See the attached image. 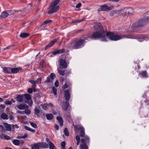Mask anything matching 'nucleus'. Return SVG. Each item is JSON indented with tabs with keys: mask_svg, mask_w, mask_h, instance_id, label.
<instances>
[{
	"mask_svg": "<svg viewBox=\"0 0 149 149\" xmlns=\"http://www.w3.org/2000/svg\"><path fill=\"white\" fill-rule=\"evenodd\" d=\"M94 28L98 31L93 33L90 36V38L93 40L101 39L102 42H107V40L105 37V32L102 25L100 23H96L93 26Z\"/></svg>",
	"mask_w": 149,
	"mask_h": 149,
	"instance_id": "1",
	"label": "nucleus"
},
{
	"mask_svg": "<svg viewBox=\"0 0 149 149\" xmlns=\"http://www.w3.org/2000/svg\"><path fill=\"white\" fill-rule=\"evenodd\" d=\"M114 33L110 31H107L105 34L108 36L109 40L113 41H117L118 40L124 38H129L131 39L137 38L134 35H126L125 34H121L120 35H114Z\"/></svg>",
	"mask_w": 149,
	"mask_h": 149,
	"instance_id": "2",
	"label": "nucleus"
},
{
	"mask_svg": "<svg viewBox=\"0 0 149 149\" xmlns=\"http://www.w3.org/2000/svg\"><path fill=\"white\" fill-rule=\"evenodd\" d=\"M85 40L84 39H80L74 41H72L69 45L70 49H77L82 48L85 45Z\"/></svg>",
	"mask_w": 149,
	"mask_h": 149,
	"instance_id": "3",
	"label": "nucleus"
},
{
	"mask_svg": "<svg viewBox=\"0 0 149 149\" xmlns=\"http://www.w3.org/2000/svg\"><path fill=\"white\" fill-rule=\"evenodd\" d=\"M60 0H55L53 2L51 3L49 5L50 9L48 11V14H51L58 11L59 9V7L56 6L59 3Z\"/></svg>",
	"mask_w": 149,
	"mask_h": 149,
	"instance_id": "4",
	"label": "nucleus"
},
{
	"mask_svg": "<svg viewBox=\"0 0 149 149\" xmlns=\"http://www.w3.org/2000/svg\"><path fill=\"white\" fill-rule=\"evenodd\" d=\"M149 22V17H144L140 19L138 22V25L140 27H142Z\"/></svg>",
	"mask_w": 149,
	"mask_h": 149,
	"instance_id": "5",
	"label": "nucleus"
},
{
	"mask_svg": "<svg viewBox=\"0 0 149 149\" xmlns=\"http://www.w3.org/2000/svg\"><path fill=\"white\" fill-rule=\"evenodd\" d=\"M58 62L59 63V65L61 66L63 69L66 68L67 67V63L65 59L61 58L58 61Z\"/></svg>",
	"mask_w": 149,
	"mask_h": 149,
	"instance_id": "6",
	"label": "nucleus"
},
{
	"mask_svg": "<svg viewBox=\"0 0 149 149\" xmlns=\"http://www.w3.org/2000/svg\"><path fill=\"white\" fill-rule=\"evenodd\" d=\"M23 97H25V99L28 101V104L30 106H31L32 105L33 102L30 94H23Z\"/></svg>",
	"mask_w": 149,
	"mask_h": 149,
	"instance_id": "7",
	"label": "nucleus"
},
{
	"mask_svg": "<svg viewBox=\"0 0 149 149\" xmlns=\"http://www.w3.org/2000/svg\"><path fill=\"white\" fill-rule=\"evenodd\" d=\"M58 39L59 38L54 39L46 46L45 49L47 50L50 47H52Z\"/></svg>",
	"mask_w": 149,
	"mask_h": 149,
	"instance_id": "8",
	"label": "nucleus"
},
{
	"mask_svg": "<svg viewBox=\"0 0 149 149\" xmlns=\"http://www.w3.org/2000/svg\"><path fill=\"white\" fill-rule=\"evenodd\" d=\"M69 106V104L67 101H63L62 102L61 107L65 111H66L68 108Z\"/></svg>",
	"mask_w": 149,
	"mask_h": 149,
	"instance_id": "9",
	"label": "nucleus"
},
{
	"mask_svg": "<svg viewBox=\"0 0 149 149\" xmlns=\"http://www.w3.org/2000/svg\"><path fill=\"white\" fill-rule=\"evenodd\" d=\"M64 96L67 101L69 100L70 98V91L69 90L67 89L64 91Z\"/></svg>",
	"mask_w": 149,
	"mask_h": 149,
	"instance_id": "10",
	"label": "nucleus"
},
{
	"mask_svg": "<svg viewBox=\"0 0 149 149\" xmlns=\"http://www.w3.org/2000/svg\"><path fill=\"white\" fill-rule=\"evenodd\" d=\"M100 8H101V10L102 11H108L111 10L110 7H108L105 4L104 5L100 6Z\"/></svg>",
	"mask_w": 149,
	"mask_h": 149,
	"instance_id": "11",
	"label": "nucleus"
},
{
	"mask_svg": "<svg viewBox=\"0 0 149 149\" xmlns=\"http://www.w3.org/2000/svg\"><path fill=\"white\" fill-rule=\"evenodd\" d=\"M3 72L7 74H11V67H4L2 68Z\"/></svg>",
	"mask_w": 149,
	"mask_h": 149,
	"instance_id": "12",
	"label": "nucleus"
},
{
	"mask_svg": "<svg viewBox=\"0 0 149 149\" xmlns=\"http://www.w3.org/2000/svg\"><path fill=\"white\" fill-rule=\"evenodd\" d=\"M79 135L80 136L84 137L85 135L84 128L83 127H81L79 128Z\"/></svg>",
	"mask_w": 149,
	"mask_h": 149,
	"instance_id": "13",
	"label": "nucleus"
},
{
	"mask_svg": "<svg viewBox=\"0 0 149 149\" xmlns=\"http://www.w3.org/2000/svg\"><path fill=\"white\" fill-rule=\"evenodd\" d=\"M15 98L17 101L19 102H22L23 101V95H16Z\"/></svg>",
	"mask_w": 149,
	"mask_h": 149,
	"instance_id": "14",
	"label": "nucleus"
},
{
	"mask_svg": "<svg viewBox=\"0 0 149 149\" xmlns=\"http://www.w3.org/2000/svg\"><path fill=\"white\" fill-rule=\"evenodd\" d=\"M21 68H13L11 67V74L17 73L20 70H22Z\"/></svg>",
	"mask_w": 149,
	"mask_h": 149,
	"instance_id": "15",
	"label": "nucleus"
},
{
	"mask_svg": "<svg viewBox=\"0 0 149 149\" xmlns=\"http://www.w3.org/2000/svg\"><path fill=\"white\" fill-rule=\"evenodd\" d=\"M40 147L42 148H47L49 147V145L45 142H38Z\"/></svg>",
	"mask_w": 149,
	"mask_h": 149,
	"instance_id": "16",
	"label": "nucleus"
},
{
	"mask_svg": "<svg viewBox=\"0 0 149 149\" xmlns=\"http://www.w3.org/2000/svg\"><path fill=\"white\" fill-rule=\"evenodd\" d=\"M149 38V37L148 36H143L141 37H138V40L139 41L141 42L144 40H147Z\"/></svg>",
	"mask_w": 149,
	"mask_h": 149,
	"instance_id": "17",
	"label": "nucleus"
},
{
	"mask_svg": "<svg viewBox=\"0 0 149 149\" xmlns=\"http://www.w3.org/2000/svg\"><path fill=\"white\" fill-rule=\"evenodd\" d=\"M40 107L39 106L36 107L34 109V113L35 115H36L37 116H38L40 112Z\"/></svg>",
	"mask_w": 149,
	"mask_h": 149,
	"instance_id": "18",
	"label": "nucleus"
},
{
	"mask_svg": "<svg viewBox=\"0 0 149 149\" xmlns=\"http://www.w3.org/2000/svg\"><path fill=\"white\" fill-rule=\"evenodd\" d=\"M3 125L6 128V131H11L12 128L10 125L8 124L7 123H3Z\"/></svg>",
	"mask_w": 149,
	"mask_h": 149,
	"instance_id": "19",
	"label": "nucleus"
},
{
	"mask_svg": "<svg viewBox=\"0 0 149 149\" xmlns=\"http://www.w3.org/2000/svg\"><path fill=\"white\" fill-rule=\"evenodd\" d=\"M56 119L59 123L60 126H62L63 125V120L61 116H57L56 117Z\"/></svg>",
	"mask_w": 149,
	"mask_h": 149,
	"instance_id": "20",
	"label": "nucleus"
},
{
	"mask_svg": "<svg viewBox=\"0 0 149 149\" xmlns=\"http://www.w3.org/2000/svg\"><path fill=\"white\" fill-rule=\"evenodd\" d=\"M40 147L38 142L33 144L31 145V149H39Z\"/></svg>",
	"mask_w": 149,
	"mask_h": 149,
	"instance_id": "21",
	"label": "nucleus"
},
{
	"mask_svg": "<svg viewBox=\"0 0 149 149\" xmlns=\"http://www.w3.org/2000/svg\"><path fill=\"white\" fill-rule=\"evenodd\" d=\"M30 34L26 33H22L20 35V37L22 38H25L28 37Z\"/></svg>",
	"mask_w": 149,
	"mask_h": 149,
	"instance_id": "22",
	"label": "nucleus"
},
{
	"mask_svg": "<svg viewBox=\"0 0 149 149\" xmlns=\"http://www.w3.org/2000/svg\"><path fill=\"white\" fill-rule=\"evenodd\" d=\"M8 16V14L7 12L6 11L3 12L1 15V17L2 18H6Z\"/></svg>",
	"mask_w": 149,
	"mask_h": 149,
	"instance_id": "23",
	"label": "nucleus"
},
{
	"mask_svg": "<svg viewBox=\"0 0 149 149\" xmlns=\"http://www.w3.org/2000/svg\"><path fill=\"white\" fill-rule=\"evenodd\" d=\"M139 74L140 75L142 76L143 77H148V76L147 74V72L146 70H144L140 72Z\"/></svg>",
	"mask_w": 149,
	"mask_h": 149,
	"instance_id": "24",
	"label": "nucleus"
},
{
	"mask_svg": "<svg viewBox=\"0 0 149 149\" xmlns=\"http://www.w3.org/2000/svg\"><path fill=\"white\" fill-rule=\"evenodd\" d=\"M47 119L48 120H50L54 118L53 115L51 113L46 114Z\"/></svg>",
	"mask_w": 149,
	"mask_h": 149,
	"instance_id": "25",
	"label": "nucleus"
},
{
	"mask_svg": "<svg viewBox=\"0 0 149 149\" xmlns=\"http://www.w3.org/2000/svg\"><path fill=\"white\" fill-rule=\"evenodd\" d=\"M17 107L18 109L20 110H24L25 109V104H20L17 105Z\"/></svg>",
	"mask_w": 149,
	"mask_h": 149,
	"instance_id": "26",
	"label": "nucleus"
},
{
	"mask_svg": "<svg viewBox=\"0 0 149 149\" xmlns=\"http://www.w3.org/2000/svg\"><path fill=\"white\" fill-rule=\"evenodd\" d=\"M125 8H123L120 10H114L115 14H118L124 11Z\"/></svg>",
	"mask_w": 149,
	"mask_h": 149,
	"instance_id": "27",
	"label": "nucleus"
},
{
	"mask_svg": "<svg viewBox=\"0 0 149 149\" xmlns=\"http://www.w3.org/2000/svg\"><path fill=\"white\" fill-rule=\"evenodd\" d=\"M65 117V119L69 122H70L72 120V118L70 115H68L65 113L64 114Z\"/></svg>",
	"mask_w": 149,
	"mask_h": 149,
	"instance_id": "28",
	"label": "nucleus"
},
{
	"mask_svg": "<svg viewBox=\"0 0 149 149\" xmlns=\"http://www.w3.org/2000/svg\"><path fill=\"white\" fill-rule=\"evenodd\" d=\"M49 146V148L50 149H54L55 146L54 144L51 141H49L48 142Z\"/></svg>",
	"mask_w": 149,
	"mask_h": 149,
	"instance_id": "29",
	"label": "nucleus"
},
{
	"mask_svg": "<svg viewBox=\"0 0 149 149\" xmlns=\"http://www.w3.org/2000/svg\"><path fill=\"white\" fill-rule=\"evenodd\" d=\"M52 21L51 20H46L41 25V26H42L43 25H44L45 24H48L51 23Z\"/></svg>",
	"mask_w": 149,
	"mask_h": 149,
	"instance_id": "30",
	"label": "nucleus"
},
{
	"mask_svg": "<svg viewBox=\"0 0 149 149\" xmlns=\"http://www.w3.org/2000/svg\"><path fill=\"white\" fill-rule=\"evenodd\" d=\"M52 54L51 55L50 57H52L54 56L53 55H56L58 54H60V52L59 51V50H57L56 51L53 52L52 53Z\"/></svg>",
	"mask_w": 149,
	"mask_h": 149,
	"instance_id": "31",
	"label": "nucleus"
},
{
	"mask_svg": "<svg viewBox=\"0 0 149 149\" xmlns=\"http://www.w3.org/2000/svg\"><path fill=\"white\" fill-rule=\"evenodd\" d=\"M13 143L16 146H19L20 144V141L17 139H15L13 141Z\"/></svg>",
	"mask_w": 149,
	"mask_h": 149,
	"instance_id": "32",
	"label": "nucleus"
},
{
	"mask_svg": "<svg viewBox=\"0 0 149 149\" xmlns=\"http://www.w3.org/2000/svg\"><path fill=\"white\" fill-rule=\"evenodd\" d=\"M29 82L32 84V87H36V81L30 80Z\"/></svg>",
	"mask_w": 149,
	"mask_h": 149,
	"instance_id": "33",
	"label": "nucleus"
},
{
	"mask_svg": "<svg viewBox=\"0 0 149 149\" xmlns=\"http://www.w3.org/2000/svg\"><path fill=\"white\" fill-rule=\"evenodd\" d=\"M1 117L3 119H8V118L7 115L4 113H3L1 114Z\"/></svg>",
	"mask_w": 149,
	"mask_h": 149,
	"instance_id": "34",
	"label": "nucleus"
},
{
	"mask_svg": "<svg viewBox=\"0 0 149 149\" xmlns=\"http://www.w3.org/2000/svg\"><path fill=\"white\" fill-rule=\"evenodd\" d=\"M33 7L31 3H29L28 4L27 9L29 10V11H28V13L30 12V11L32 9Z\"/></svg>",
	"mask_w": 149,
	"mask_h": 149,
	"instance_id": "35",
	"label": "nucleus"
},
{
	"mask_svg": "<svg viewBox=\"0 0 149 149\" xmlns=\"http://www.w3.org/2000/svg\"><path fill=\"white\" fill-rule=\"evenodd\" d=\"M53 81L52 79H51L49 76L47 77V79L44 81L45 83H52Z\"/></svg>",
	"mask_w": 149,
	"mask_h": 149,
	"instance_id": "36",
	"label": "nucleus"
},
{
	"mask_svg": "<svg viewBox=\"0 0 149 149\" xmlns=\"http://www.w3.org/2000/svg\"><path fill=\"white\" fill-rule=\"evenodd\" d=\"M58 72L59 74L62 76H64L65 74V70H63L62 71L58 69Z\"/></svg>",
	"mask_w": 149,
	"mask_h": 149,
	"instance_id": "37",
	"label": "nucleus"
},
{
	"mask_svg": "<svg viewBox=\"0 0 149 149\" xmlns=\"http://www.w3.org/2000/svg\"><path fill=\"white\" fill-rule=\"evenodd\" d=\"M75 139L77 141V145H78L79 144L80 141V138L79 136L77 135L76 136Z\"/></svg>",
	"mask_w": 149,
	"mask_h": 149,
	"instance_id": "38",
	"label": "nucleus"
},
{
	"mask_svg": "<svg viewBox=\"0 0 149 149\" xmlns=\"http://www.w3.org/2000/svg\"><path fill=\"white\" fill-rule=\"evenodd\" d=\"M64 133L66 136H69V133L67 128H65L64 130Z\"/></svg>",
	"mask_w": 149,
	"mask_h": 149,
	"instance_id": "39",
	"label": "nucleus"
},
{
	"mask_svg": "<svg viewBox=\"0 0 149 149\" xmlns=\"http://www.w3.org/2000/svg\"><path fill=\"white\" fill-rule=\"evenodd\" d=\"M81 142L82 143V144H80V145H87L86 143V141L84 139H82L81 140Z\"/></svg>",
	"mask_w": 149,
	"mask_h": 149,
	"instance_id": "40",
	"label": "nucleus"
},
{
	"mask_svg": "<svg viewBox=\"0 0 149 149\" xmlns=\"http://www.w3.org/2000/svg\"><path fill=\"white\" fill-rule=\"evenodd\" d=\"M49 77L51 79L53 80L55 78L56 75L54 73H52L50 74V76Z\"/></svg>",
	"mask_w": 149,
	"mask_h": 149,
	"instance_id": "41",
	"label": "nucleus"
},
{
	"mask_svg": "<svg viewBox=\"0 0 149 149\" xmlns=\"http://www.w3.org/2000/svg\"><path fill=\"white\" fill-rule=\"evenodd\" d=\"M68 82L67 81H66L64 85H63L62 88L63 89H66L68 87Z\"/></svg>",
	"mask_w": 149,
	"mask_h": 149,
	"instance_id": "42",
	"label": "nucleus"
},
{
	"mask_svg": "<svg viewBox=\"0 0 149 149\" xmlns=\"http://www.w3.org/2000/svg\"><path fill=\"white\" fill-rule=\"evenodd\" d=\"M84 20V19H82L81 20H76L72 21L73 23H79Z\"/></svg>",
	"mask_w": 149,
	"mask_h": 149,
	"instance_id": "43",
	"label": "nucleus"
},
{
	"mask_svg": "<svg viewBox=\"0 0 149 149\" xmlns=\"http://www.w3.org/2000/svg\"><path fill=\"white\" fill-rule=\"evenodd\" d=\"M132 30H134L137 29L138 28V27L137 26L136 24H134L132 25Z\"/></svg>",
	"mask_w": 149,
	"mask_h": 149,
	"instance_id": "44",
	"label": "nucleus"
},
{
	"mask_svg": "<svg viewBox=\"0 0 149 149\" xmlns=\"http://www.w3.org/2000/svg\"><path fill=\"white\" fill-rule=\"evenodd\" d=\"M81 149H88V146L87 145H80Z\"/></svg>",
	"mask_w": 149,
	"mask_h": 149,
	"instance_id": "45",
	"label": "nucleus"
},
{
	"mask_svg": "<svg viewBox=\"0 0 149 149\" xmlns=\"http://www.w3.org/2000/svg\"><path fill=\"white\" fill-rule=\"evenodd\" d=\"M85 138V139L87 143V144H88L89 143V137L87 136H84Z\"/></svg>",
	"mask_w": 149,
	"mask_h": 149,
	"instance_id": "46",
	"label": "nucleus"
},
{
	"mask_svg": "<svg viewBox=\"0 0 149 149\" xmlns=\"http://www.w3.org/2000/svg\"><path fill=\"white\" fill-rule=\"evenodd\" d=\"M53 92L55 95H57V89L54 87L52 88Z\"/></svg>",
	"mask_w": 149,
	"mask_h": 149,
	"instance_id": "47",
	"label": "nucleus"
},
{
	"mask_svg": "<svg viewBox=\"0 0 149 149\" xmlns=\"http://www.w3.org/2000/svg\"><path fill=\"white\" fill-rule=\"evenodd\" d=\"M41 78L39 77L37 79V80L36 81V82L39 84H41Z\"/></svg>",
	"mask_w": 149,
	"mask_h": 149,
	"instance_id": "48",
	"label": "nucleus"
},
{
	"mask_svg": "<svg viewBox=\"0 0 149 149\" xmlns=\"http://www.w3.org/2000/svg\"><path fill=\"white\" fill-rule=\"evenodd\" d=\"M7 12L8 14V15H13L14 13V11L12 10H8Z\"/></svg>",
	"mask_w": 149,
	"mask_h": 149,
	"instance_id": "49",
	"label": "nucleus"
},
{
	"mask_svg": "<svg viewBox=\"0 0 149 149\" xmlns=\"http://www.w3.org/2000/svg\"><path fill=\"white\" fill-rule=\"evenodd\" d=\"M30 124L34 128H36L37 127V126L36 124H35L33 123L32 122H31L30 123Z\"/></svg>",
	"mask_w": 149,
	"mask_h": 149,
	"instance_id": "50",
	"label": "nucleus"
},
{
	"mask_svg": "<svg viewBox=\"0 0 149 149\" xmlns=\"http://www.w3.org/2000/svg\"><path fill=\"white\" fill-rule=\"evenodd\" d=\"M0 128L1 129V130L3 132H6V128H5L4 126L2 125H0Z\"/></svg>",
	"mask_w": 149,
	"mask_h": 149,
	"instance_id": "51",
	"label": "nucleus"
},
{
	"mask_svg": "<svg viewBox=\"0 0 149 149\" xmlns=\"http://www.w3.org/2000/svg\"><path fill=\"white\" fill-rule=\"evenodd\" d=\"M25 113L28 115H29L31 113V111L28 109H26L25 110Z\"/></svg>",
	"mask_w": 149,
	"mask_h": 149,
	"instance_id": "52",
	"label": "nucleus"
},
{
	"mask_svg": "<svg viewBox=\"0 0 149 149\" xmlns=\"http://www.w3.org/2000/svg\"><path fill=\"white\" fill-rule=\"evenodd\" d=\"M27 92L29 93H32L33 92V90L32 88H29L27 90Z\"/></svg>",
	"mask_w": 149,
	"mask_h": 149,
	"instance_id": "53",
	"label": "nucleus"
},
{
	"mask_svg": "<svg viewBox=\"0 0 149 149\" xmlns=\"http://www.w3.org/2000/svg\"><path fill=\"white\" fill-rule=\"evenodd\" d=\"M48 105H46L45 104L43 105L42 107L43 109L45 110H47L48 109Z\"/></svg>",
	"mask_w": 149,
	"mask_h": 149,
	"instance_id": "54",
	"label": "nucleus"
},
{
	"mask_svg": "<svg viewBox=\"0 0 149 149\" xmlns=\"http://www.w3.org/2000/svg\"><path fill=\"white\" fill-rule=\"evenodd\" d=\"M4 103L6 105H11L12 104V103H11L10 101H7L5 102Z\"/></svg>",
	"mask_w": 149,
	"mask_h": 149,
	"instance_id": "55",
	"label": "nucleus"
},
{
	"mask_svg": "<svg viewBox=\"0 0 149 149\" xmlns=\"http://www.w3.org/2000/svg\"><path fill=\"white\" fill-rule=\"evenodd\" d=\"M54 85L56 87H58L59 86V82L58 80H56L55 83Z\"/></svg>",
	"mask_w": 149,
	"mask_h": 149,
	"instance_id": "56",
	"label": "nucleus"
},
{
	"mask_svg": "<svg viewBox=\"0 0 149 149\" xmlns=\"http://www.w3.org/2000/svg\"><path fill=\"white\" fill-rule=\"evenodd\" d=\"M81 6V3H79L76 6V8H80Z\"/></svg>",
	"mask_w": 149,
	"mask_h": 149,
	"instance_id": "57",
	"label": "nucleus"
},
{
	"mask_svg": "<svg viewBox=\"0 0 149 149\" xmlns=\"http://www.w3.org/2000/svg\"><path fill=\"white\" fill-rule=\"evenodd\" d=\"M61 147H65V143L64 141H63L61 142Z\"/></svg>",
	"mask_w": 149,
	"mask_h": 149,
	"instance_id": "58",
	"label": "nucleus"
},
{
	"mask_svg": "<svg viewBox=\"0 0 149 149\" xmlns=\"http://www.w3.org/2000/svg\"><path fill=\"white\" fill-rule=\"evenodd\" d=\"M59 51L60 54L64 53L65 52V50L64 48H63L59 50Z\"/></svg>",
	"mask_w": 149,
	"mask_h": 149,
	"instance_id": "59",
	"label": "nucleus"
},
{
	"mask_svg": "<svg viewBox=\"0 0 149 149\" xmlns=\"http://www.w3.org/2000/svg\"><path fill=\"white\" fill-rule=\"evenodd\" d=\"M115 14L114 10L112 11L110 14V15L112 16L114 15Z\"/></svg>",
	"mask_w": 149,
	"mask_h": 149,
	"instance_id": "60",
	"label": "nucleus"
},
{
	"mask_svg": "<svg viewBox=\"0 0 149 149\" xmlns=\"http://www.w3.org/2000/svg\"><path fill=\"white\" fill-rule=\"evenodd\" d=\"M4 137L5 138V139L6 140H9L10 139V136H7L5 135L4 136Z\"/></svg>",
	"mask_w": 149,
	"mask_h": 149,
	"instance_id": "61",
	"label": "nucleus"
},
{
	"mask_svg": "<svg viewBox=\"0 0 149 149\" xmlns=\"http://www.w3.org/2000/svg\"><path fill=\"white\" fill-rule=\"evenodd\" d=\"M24 128L26 130H28L29 131L30 130V129L31 128L29 127H28V126H24Z\"/></svg>",
	"mask_w": 149,
	"mask_h": 149,
	"instance_id": "62",
	"label": "nucleus"
},
{
	"mask_svg": "<svg viewBox=\"0 0 149 149\" xmlns=\"http://www.w3.org/2000/svg\"><path fill=\"white\" fill-rule=\"evenodd\" d=\"M107 1H112V2H118L119 1V0H107Z\"/></svg>",
	"mask_w": 149,
	"mask_h": 149,
	"instance_id": "63",
	"label": "nucleus"
},
{
	"mask_svg": "<svg viewBox=\"0 0 149 149\" xmlns=\"http://www.w3.org/2000/svg\"><path fill=\"white\" fill-rule=\"evenodd\" d=\"M55 127L56 130H58L59 129V126L57 125H55Z\"/></svg>",
	"mask_w": 149,
	"mask_h": 149,
	"instance_id": "64",
	"label": "nucleus"
}]
</instances>
